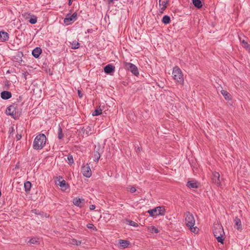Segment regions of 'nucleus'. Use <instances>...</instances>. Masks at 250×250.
Segmentation results:
<instances>
[{"label": "nucleus", "mask_w": 250, "mask_h": 250, "mask_svg": "<svg viewBox=\"0 0 250 250\" xmlns=\"http://www.w3.org/2000/svg\"><path fill=\"white\" fill-rule=\"evenodd\" d=\"M46 141V137L44 134L40 133L35 138L33 147L35 150H40L45 146Z\"/></svg>", "instance_id": "nucleus-1"}, {"label": "nucleus", "mask_w": 250, "mask_h": 250, "mask_svg": "<svg viewBox=\"0 0 250 250\" xmlns=\"http://www.w3.org/2000/svg\"><path fill=\"white\" fill-rule=\"evenodd\" d=\"M213 233L217 241L223 244L224 240L225 232L222 226L219 224L216 225V226L214 227L213 229Z\"/></svg>", "instance_id": "nucleus-2"}, {"label": "nucleus", "mask_w": 250, "mask_h": 250, "mask_svg": "<svg viewBox=\"0 0 250 250\" xmlns=\"http://www.w3.org/2000/svg\"><path fill=\"white\" fill-rule=\"evenodd\" d=\"M185 223L187 226L189 228V229L191 231L194 232V230H193V229L194 230L195 229V228L193 227L195 225V221L193 214L189 211L186 212Z\"/></svg>", "instance_id": "nucleus-3"}, {"label": "nucleus", "mask_w": 250, "mask_h": 250, "mask_svg": "<svg viewBox=\"0 0 250 250\" xmlns=\"http://www.w3.org/2000/svg\"><path fill=\"white\" fill-rule=\"evenodd\" d=\"M173 78L175 81L180 83L184 82L183 73L181 69L177 66L174 67L172 72Z\"/></svg>", "instance_id": "nucleus-4"}, {"label": "nucleus", "mask_w": 250, "mask_h": 250, "mask_svg": "<svg viewBox=\"0 0 250 250\" xmlns=\"http://www.w3.org/2000/svg\"><path fill=\"white\" fill-rule=\"evenodd\" d=\"M166 212L165 209L163 206H159L147 211L151 217H156L158 215H164Z\"/></svg>", "instance_id": "nucleus-5"}, {"label": "nucleus", "mask_w": 250, "mask_h": 250, "mask_svg": "<svg viewBox=\"0 0 250 250\" xmlns=\"http://www.w3.org/2000/svg\"><path fill=\"white\" fill-rule=\"evenodd\" d=\"M124 67L126 70L130 71L135 76H138L139 75L138 69L134 64L130 62H124Z\"/></svg>", "instance_id": "nucleus-6"}, {"label": "nucleus", "mask_w": 250, "mask_h": 250, "mask_svg": "<svg viewBox=\"0 0 250 250\" xmlns=\"http://www.w3.org/2000/svg\"><path fill=\"white\" fill-rule=\"evenodd\" d=\"M18 108V104H13L12 105L9 106L6 110V114L8 115L11 116L14 119H16L15 116L16 114V110Z\"/></svg>", "instance_id": "nucleus-7"}, {"label": "nucleus", "mask_w": 250, "mask_h": 250, "mask_svg": "<svg viewBox=\"0 0 250 250\" xmlns=\"http://www.w3.org/2000/svg\"><path fill=\"white\" fill-rule=\"evenodd\" d=\"M77 14L75 12L72 15L68 14L63 20V22L66 25H69L77 20Z\"/></svg>", "instance_id": "nucleus-8"}, {"label": "nucleus", "mask_w": 250, "mask_h": 250, "mask_svg": "<svg viewBox=\"0 0 250 250\" xmlns=\"http://www.w3.org/2000/svg\"><path fill=\"white\" fill-rule=\"evenodd\" d=\"M82 172L83 175L87 178H89L92 175L91 169L88 165L82 167Z\"/></svg>", "instance_id": "nucleus-9"}, {"label": "nucleus", "mask_w": 250, "mask_h": 250, "mask_svg": "<svg viewBox=\"0 0 250 250\" xmlns=\"http://www.w3.org/2000/svg\"><path fill=\"white\" fill-rule=\"evenodd\" d=\"M212 182L217 186H221V180L220 178V174L217 172H214L212 176Z\"/></svg>", "instance_id": "nucleus-10"}, {"label": "nucleus", "mask_w": 250, "mask_h": 250, "mask_svg": "<svg viewBox=\"0 0 250 250\" xmlns=\"http://www.w3.org/2000/svg\"><path fill=\"white\" fill-rule=\"evenodd\" d=\"M58 182V185L62 188L63 190H66L69 187L68 185L66 184L65 181L63 179L62 176H59Z\"/></svg>", "instance_id": "nucleus-11"}, {"label": "nucleus", "mask_w": 250, "mask_h": 250, "mask_svg": "<svg viewBox=\"0 0 250 250\" xmlns=\"http://www.w3.org/2000/svg\"><path fill=\"white\" fill-rule=\"evenodd\" d=\"M73 203L74 205L82 208L84 206V200L78 197H75L73 200Z\"/></svg>", "instance_id": "nucleus-12"}, {"label": "nucleus", "mask_w": 250, "mask_h": 250, "mask_svg": "<svg viewBox=\"0 0 250 250\" xmlns=\"http://www.w3.org/2000/svg\"><path fill=\"white\" fill-rule=\"evenodd\" d=\"M104 72L107 74H110L115 70V67L111 64H108L104 66Z\"/></svg>", "instance_id": "nucleus-13"}, {"label": "nucleus", "mask_w": 250, "mask_h": 250, "mask_svg": "<svg viewBox=\"0 0 250 250\" xmlns=\"http://www.w3.org/2000/svg\"><path fill=\"white\" fill-rule=\"evenodd\" d=\"M199 184L195 180L188 181L186 186L190 188H198L199 187Z\"/></svg>", "instance_id": "nucleus-14"}, {"label": "nucleus", "mask_w": 250, "mask_h": 250, "mask_svg": "<svg viewBox=\"0 0 250 250\" xmlns=\"http://www.w3.org/2000/svg\"><path fill=\"white\" fill-rule=\"evenodd\" d=\"M0 97L3 100H8L12 97V93L8 91H3L1 92Z\"/></svg>", "instance_id": "nucleus-15"}, {"label": "nucleus", "mask_w": 250, "mask_h": 250, "mask_svg": "<svg viewBox=\"0 0 250 250\" xmlns=\"http://www.w3.org/2000/svg\"><path fill=\"white\" fill-rule=\"evenodd\" d=\"M42 52V49L39 47H37L33 50L32 54L35 58H38Z\"/></svg>", "instance_id": "nucleus-16"}, {"label": "nucleus", "mask_w": 250, "mask_h": 250, "mask_svg": "<svg viewBox=\"0 0 250 250\" xmlns=\"http://www.w3.org/2000/svg\"><path fill=\"white\" fill-rule=\"evenodd\" d=\"M23 56L21 52H18L17 55L14 57L15 59L17 61L15 62V66H17V65L20 64L21 62H22L21 57Z\"/></svg>", "instance_id": "nucleus-17"}, {"label": "nucleus", "mask_w": 250, "mask_h": 250, "mask_svg": "<svg viewBox=\"0 0 250 250\" xmlns=\"http://www.w3.org/2000/svg\"><path fill=\"white\" fill-rule=\"evenodd\" d=\"M0 39L2 42H5L6 41H8L9 39L8 34L5 31H0Z\"/></svg>", "instance_id": "nucleus-18"}, {"label": "nucleus", "mask_w": 250, "mask_h": 250, "mask_svg": "<svg viewBox=\"0 0 250 250\" xmlns=\"http://www.w3.org/2000/svg\"><path fill=\"white\" fill-rule=\"evenodd\" d=\"M94 152V161L98 162L101 157L100 147L98 146Z\"/></svg>", "instance_id": "nucleus-19"}, {"label": "nucleus", "mask_w": 250, "mask_h": 250, "mask_svg": "<svg viewBox=\"0 0 250 250\" xmlns=\"http://www.w3.org/2000/svg\"><path fill=\"white\" fill-rule=\"evenodd\" d=\"M234 227L238 230L242 229V225L241 220L237 217H235L234 220Z\"/></svg>", "instance_id": "nucleus-20"}, {"label": "nucleus", "mask_w": 250, "mask_h": 250, "mask_svg": "<svg viewBox=\"0 0 250 250\" xmlns=\"http://www.w3.org/2000/svg\"><path fill=\"white\" fill-rule=\"evenodd\" d=\"M119 244L121 248L125 249L129 245V242L127 240L120 239Z\"/></svg>", "instance_id": "nucleus-21"}, {"label": "nucleus", "mask_w": 250, "mask_h": 250, "mask_svg": "<svg viewBox=\"0 0 250 250\" xmlns=\"http://www.w3.org/2000/svg\"><path fill=\"white\" fill-rule=\"evenodd\" d=\"M168 2V0H159V5L162 6L161 9L164 10L167 7V4Z\"/></svg>", "instance_id": "nucleus-22"}, {"label": "nucleus", "mask_w": 250, "mask_h": 250, "mask_svg": "<svg viewBox=\"0 0 250 250\" xmlns=\"http://www.w3.org/2000/svg\"><path fill=\"white\" fill-rule=\"evenodd\" d=\"M69 42L71 45V48L73 49H77L80 47V43L77 41H73Z\"/></svg>", "instance_id": "nucleus-23"}, {"label": "nucleus", "mask_w": 250, "mask_h": 250, "mask_svg": "<svg viewBox=\"0 0 250 250\" xmlns=\"http://www.w3.org/2000/svg\"><path fill=\"white\" fill-rule=\"evenodd\" d=\"M194 6L198 9L201 8L203 5L201 0H192Z\"/></svg>", "instance_id": "nucleus-24"}, {"label": "nucleus", "mask_w": 250, "mask_h": 250, "mask_svg": "<svg viewBox=\"0 0 250 250\" xmlns=\"http://www.w3.org/2000/svg\"><path fill=\"white\" fill-rule=\"evenodd\" d=\"M170 18L168 15H165L162 20V22L165 24H167L170 22Z\"/></svg>", "instance_id": "nucleus-25"}, {"label": "nucleus", "mask_w": 250, "mask_h": 250, "mask_svg": "<svg viewBox=\"0 0 250 250\" xmlns=\"http://www.w3.org/2000/svg\"><path fill=\"white\" fill-rule=\"evenodd\" d=\"M24 187L25 191L26 192H28L30 190L31 187H32V184L30 182L27 181L24 183Z\"/></svg>", "instance_id": "nucleus-26"}, {"label": "nucleus", "mask_w": 250, "mask_h": 250, "mask_svg": "<svg viewBox=\"0 0 250 250\" xmlns=\"http://www.w3.org/2000/svg\"><path fill=\"white\" fill-rule=\"evenodd\" d=\"M91 127L89 125L86 126L85 128L83 131V133H85L87 136L91 134Z\"/></svg>", "instance_id": "nucleus-27"}, {"label": "nucleus", "mask_w": 250, "mask_h": 250, "mask_svg": "<svg viewBox=\"0 0 250 250\" xmlns=\"http://www.w3.org/2000/svg\"><path fill=\"white\" fill-rule=\"evenodd\" d=\"M102 113V110L100 108H97L96 109L94 112L92 113V116H96L100 115Z\"/></svg>", "instance_id": "nucleus-28"}, {"label": "nucleus", "mask_w": 250, "mask_h": 250, "mask_svg": "<svg viewBox=\"0 0 250 250\" xmlns=\"http://www.w3.org/2000/svg\"><path fill=\"white\" fill-rule=\"evenodd\" d=\"M37 21V18L35 15H32L30 19L29 20L30 23L32 24H35Z\"/></svg>", "instance_id": "nucleus-29"}, {"label": "nucleus", "mask_w": 250, "mask_h": 250, "mask_svg": "<svg viewBox=\"0 0 250 250\" xmlns=\"http://www.w3.org/2000/svg\"><path fill=\"white\" fill-rule=\"evenodd\" d=\"M58 137L59 139H62L63 137L62 127L59 125L58 132Z\"/></svg>", "instance_id": "nucleus-30"}, {"label": "nucleus", "mask_w": 250, "mask_h": 250, "mask_svg": "<svg viewBox=\"0 0 250 250\" xmlns=\"http://www.w3.org/2000/svg\"><path fill=\"white\" fill-rule=\"evenodd\" d=\"M126 221L127 223V224L129 225V226H133L134 227H137L138 226L137 223L132 220L126 219Z\"/></svg>", "instance_id": "nucleus-31"}, {"label": "nucleus", "mask_w": 250, "mask_h": 250, "mask_svg": "<svg viewBox=\"0 0 250 250\" xmlns=\"http://www.w3.org/2000/svg\"><path fill=\"white\" fill-rule=\"evenodd\" d=\"M149 230L151 233H158L159 232L158 229L153 226H151L149 228Z\"/></svg>", "instance_id": "nucleus-32"}, {"label": "nucleus", "mask_w": 250, "mask_h": 250, "mask_svg": "<svg viewBox=\"0 0 250 250\" xmlns=\"http://www.w3.org/2000/svg\"><path fill=\"white\" fill-rule=\"evenodd\" d=\"M221 92L226 100H229V99L230 94L227 91L225 90H222Z\"/></svg>", "instance_id": "nucleus-33"}, {"label": "nucleus", "mask_w": 250, "mask_h": 250, "mask_svg": "<svg viewBox=\"0 0 250 250\" xmlns=\"http://www.w3.org/2000/svg\"><path fill=\"white\" fill-rule=\"evenodd\" d=\"M28 242L32 244H39L38 240L36 238H32L30 239Z\"/></svg>", "instance_id": "nucleus-34"}, {"label": "nucleus", "mask_w": 250, "mask_h": 250, "mask_svg": "<svg viewBox=\"0 0 250 250\" xmlns=\"http://www.w3.org/2000/svg\"><path fill=\"white\" fill-rule=\"evenodd\" d=\"M67 160H68V163L70 165L74 163L73 158L72 155L71 154H69L67 156Z\"/></svg>", "instance_id": "nucleus-35"}, {"label": "nucleus", "mask_w": 250, "mask_h": 250, "mask_svg": "<svg viewBox=\"0 0 250 250\" xmlns=\"http://www.w3.org/2000/svg\"><path fill=\"white\" fill-rule=\"evenodd\" d=\"M71 243L74 245L80 246L81 244V242L79 240L73 239L72 240Z\"/></svg>", "instance_id": "nucleus-36"}, {"label": "nucleus", "mask_w": 250, "mask_h": 250, "mask_svg": "<svg viewBox=\"0 0 250 250\" xmlns=\"http://www.w3.org/2000/svg\"><path fill=\"white\" fill-rule=\"evenodd\" d=\"M127 189L131 193H134L136 191V188L133 186H129L128 188H127Z\"/></svg>", "instance_id": "nucleus-37"}, {"label": "nucleus", "mask_w": 250, "mask_h": 250, "mask_svg": "<svg viewBox=\"0 0 250 250\" xmlns=\"http://www.w3.org/2000/svg\"><path fill=\"white\" fill-rule=\"evenodd\" d=\"M29 75V73L27 71H24L22 73L21 77L23 78L24 80L27 79V76Z\"/></svg>", "instance_id": "nucleus-38"}, {"label": "nucleus", "mask_w": 250, "mask_h": 250, "mask_svg": "<svg viewBox=\"0 0 250 250\" xmlns=\"http://www.w3.org/2000/svg\"><path fill=\"white\" fill-rule=\"evenodd\" d=\"M87 227L90 229H92L93 230H96V227L92 224H88L87 225Z\"/></svg>", "instance_id": "nucleus-39"}, {"label": "nucleus", "mask_w": 250, "mask_h": 250, "mask_svg": "<svg viewBox=\"0 0 250 250\" xmlns=\"http://www.w3.org/2000/svg\"><path fill=\"white\" fill-rule=\"evenodd\" d=\"M242 43L244 44V47L246 48H250V45L248 44V43L245 41L244 40L241 41Z\"/></svg>", "instance_id": "nucleus-40"}, {"label": "nucleus", "mask_w": 250, "mask_h": 250, "mask_svg": "<svg viewBox=\"0 0 250 250\" xmlns=\"http://www.w3.org/2000/svg\"><path fill=\"white\" fill-rule=\"evenodd\" d=\"M32 212L36 214H40V211L36 209L32 210Z\"/></svg>", "instance_id": "nucleus-41"}, {"label": "nucleus", "mask_w": 250, "mask_h": 250, "mask_svg": "<svg viewBox=\"0 0 250 250\" xmlns=\"http://www.w3.org/2000/svg\"><path fill=\"white\" fill-rule=\"evenodd\" d=\"M16 137L17 140H20L21 138V134H17Z\"/></svg>", "instance_id": "nucleus-42"}, {"label": "nucleus", "mask_w": 250, "mask_h": 250, "mask_svg": "<svg viewBox=\"0 0 250 250\" xmlns=\"http://www.w3.org/2000/svg\"><path fill=\"white\" fill-rule=\"evenodd\" d=\"M78 94L80 98H82L83 96V94H82V92L79 90L78 91Z\"/></svg>", "instance_id": "nucleus-43"}, {"label": "nucleus", "mask_w": 250, "mask_h": 250, "mask_svg": "<svg viewBox=\"0 0 250 250\" xmlns=\"http://www.w3.org/2000/svg\"><path fill=\"white\" fill-rule=\"evenodd\" d=\"M95 208V206L94 205H90L89 206V209L90 210H93Z\"/></svg>", "instance_id": "nucleus-44"}, {"label": "nucleus", "mask_w": 250, "mask_h": 250, "mask_svg": "<svg viewBox=\"0 0 250 250\" xmlns=\"http://www.w3.org/2000/svg\"><path fill=\"white\" fill-rule=\"evenodd\" d=\"M14 131V128L13 127H12L10 130H9V132L10 133H11V132H12L13 131Z\"/></svg>", "instance_id": "nucleus-45"}, {"label": "nucleus", "mask_w": 250, "mask_h": 250, "mask_svg": "<svg viewBox=\"0 0 250 250\" xmlns=\"http://www.w3.org/2000/svg\"><path fill=\"white\" fill-rule=\"evenodd\" d=\"M72 0H69V1H68V4H69V5H71V4H72Z\"/></svg>", "instance_id": "nucleus-46"}, {"label": "nucleus", "mask_w": 250, "mask_h": 250, "mask_svg": "<svg viewBox=\"0 0 250 250\" xmlns=\"http://www.w3.org/2000/svg\"><path fill=\"white\" fill-rule=\"evenodd\" d=\"M92 31H93V30H92V29H88L87 30V32H88V33H91V32H92Z\"/></svg>", "instance_id": "nucleus-47"}]
</instances>
